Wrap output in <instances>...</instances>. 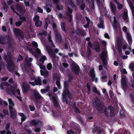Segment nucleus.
Masks as SVG:
<instances>
[{
    "label": "nucleus",
    "instance_id": "nucleus-2",
    "mask_svg": "<svg viewBox=\"0 0 134 134\" xmlns=\"http://www.w3.org/2000/svg\"><path fill=\"white\" fill-rule=\"evenodd\" d=\"M66 5L67 8L68 10L66 12V14L69 16V18L70 19L69 21H71V19L72 18V16L71 14L72 13V10L70 8L71 7L73 8H74L75 9H76V7L75 6V5L72 1H71L68 0L66 3Z\"/></svg>",
    "mask_w": 134,
    "mask_h": 134
},
{
    "label": "nucleus",
    "instance_id": "nucleus-59",
    "mask_svg": "<svg viewBox=\"0 0 134 134\" xmlns=\"http://www.w3.org/2000/svg\"><path fill=\"white\" fill-rule=\"evenodd\" d=\"M37 11L40 13H42L43 12V10L40 7H38L37 9Z\"/></svg>",
    "mask_w": 134,
    "mask_h": 134
},
{
    "label": "nucleus",
    "instance_id": "nucleus-14",
    "mask_svg": "<svg viewBox=\"0 0 134 134\" xmlns=\"http://www.w3.org/2000/svg\"><path fill=\"white\" fill-rule=\"evenodd\" d=\"M54 34L55 36L56 42L58 43H60L61 41V37L59 35V32L57 30L54 31Z\"/></svg>",
    "mask_w": 134,
    "mask_h": 134
},
{
    "label": "nucleus",
    "instance_id": "nucleus-64",
    "mask_svg": "<svg viewBox=\"0 0 134 134\" xmlns=\"http://www.w3.org/2000/svg\"><path fill=\"white\" fill-rule=\"evenodd\" d=\"M103 92L105 95H108V93L105 89L104 88L103 89Z\"/></svg>",
    "mask_w": 134,
    "mask_h": 134
},
{
    "label": "nucleus",
    "instance_id": "nucleus-62",
    "mask_svg": "<svg viewBox=\"0 0 134 134\" xmlns=\"http://www.w3.org/2000/svg\"><path fill=\"white\" fill-rule=\"evenodd\" d=\"M23 59V58L20 55L19 56L18 59L17 60V62H19L21 60H22Z\"/></svg>",
    "mask_w": 134,
    "mask_h": 134
},
{
    "label": "nucleus",
    "instance_id": "nucleus-32",
    "mask_svg": "<svg viewBox=\"0 0 134 134\" xmlns=\"http://www.w3.org/2000/svg\"><path fill=\"white\" fill-rule=\"evenodd\" d=\"M48 39L49 42L51 43L52 46L53 47H55V46L53 43L52 41V40L51 32H50L49 34L48 37Z\"/></svg>",
    "mask_w": 134,
    "mask_h": 134
},
{
    "label": "nucleus",
    "instance_id": "nucleus-10",
    "mask_svg": "<svg viewBox=\"0 0 134 134\" xmlns=\"http://www.w3.org/2000/svg\"><path fill=\"white\" fill-rule=\"evenodd\" d=\"M113 18V23L112 24V26L114 29L115 30H116L119 27H120V25L116 20L115 16H114Z\"/></svg>",
    "mask_w": 134,
    "mask_h": 134
},
{
    "label": "nucleus",
    "instance_id": "nucleus-1",
    "mask_svg": "<svg viewBox=\"0 0 134 134\" xmlns=\"http://www.w3.org/2000/svg\"><path fill=\"white\" fill-rule=\"evenodd\" d=\"M4 58L8 65V70L11 71L14 70L15 69L14 65L13 62L12 60V58L11 53L8 52L7 55H4Z\"/></svg>",
    "mask_w": 134,
    "mask_h": 134
},
{
    "label": "nucleus",
    "instance_id": "nucleus-12",
    "mask_svg": "<svg viewBox=\"0 0 134 134\" xmlns=\"http://www.w3.org/2000/svg\"><path fill=\"white\" fill-rule=\"evenodd\" d=\"M50 99H52L54 103V107L57 108L59 106L57 98L56 97L53 96L51 97L49 96Z\"/></svg>",
    "mask_w": 134,
    "mask_h": 134
},
{
    "label": "nucleus",
    "instance_id": "nucleus-46",
    "mask_svg": "<svg viewBox=\"0 0 134 134\" xmlns=\"http://www.w3.org/2000/svg\"><path fill=\"white\" fill-rule=\"evenodd\" d=\"M117 43L118 47H119V46H120V47H121V46L122 45V43L120 40H118L117 41Z\"/></svg>",
    "mask_w": 134,
    "mask_h": 134
},
{
    "label": "nucleus",
    "instance_id": "nucleus-29",
    "mask_svg": "<svg viewBox=\"0 0 134 134\" xmlns=\"http://www.w3.org/2000/svg\"><path fill=\"white\" fill-rule=\"evenodd\" d=\"M56 84L58 87V89H60L61 88L60 84V78L59 76H58L56 78Z\"/></svg>",
    "mask_w": 134,
    "mask_h": 134
},
{
    "label": "nucleus",
    "instance_id": "nucleus-21",
    "mask_svg": "<svg viewBox=\"0 0 134 134\" xmlns=\"http://www.w3.org/2000/svg\"><path fill=\"white\" fill-rule=\"evenodd\" d=\"M94 46L95 47V50L97 52H100V46L99 42H95L94 43Z\"/></svg>",
    "mask_w": 134,
    "mask_h": 134
},
{
    "label": "nucleus",
    "instance_id": "nucleus-56",
    "mask_svg": "<svg viewBox=\"0 0 134 134\" xmlns=\"http://www.w3.org/2000/svg\"><path fill=\"white\" fill-rule=\"evenodd\" d=\"M108 108H109L110 111H114V107L111 105H109L108 106Z\"/></svg>",
    "mask_w": 134,
    "mask_h": 134
},
{
    "label": "nucleus",
    "instance_id": "nucleus-22",
    "mask_svg": "<svg viewBox=\"0 0 134 134\" xmlns=\"http://www.w3.org/2000/svg\"><path fill=\"white\" fill-rule=\"evenodd\" d=\"M9 85V84L6 82H2L1 85L0 87L1 89L3 90L5 88H6L7 90L8 87L7 86Z\"/></svg>",
    "mask_w": 134,
    "mask_h": 134
},
{
    "label": "nucleus",
    "instance_id": "nucleus-25",
    "mask_svg": "<svg viewBox=\"0 0 134 134\" xmlns=\"http://www.w3.org/2000/svg\"><path fill=\"white\" fill-rule=\"evenodd\" d=\"M47 60V57L45 55L42 56L40 59H39L38 62L40 63V64H43L44 62V61Z\"/></svg>",
    "mask_w": 134,
    "mask_h": 134
},
{
    "label": "nucleus",
    "instance_id": "nucleus-30",
    "mask_svg": "<svg viewBox=\"0 0 134 134\" xmlns=\"http://www.w3.org/2000/svg\"><path fill=\"white\" fill-rule=\"evenodd\" d=\"M35 82L36 85H41V80L39 77H37L35 80Z\"/></svg>",
    "mask_w": 134,
    "mask_h": 134
},
{
    "label": "nucleus",
    "instance_id": "nucleus-20",
    "mask_svg": "<svg viewBox=\"0 0 134 134\" xmlns=\"http://www.w3.org/2000/svg\"><path fill=\"white\" fill-rule=\"evenodd\" d=\"M99 23L97 25V26L99 28H102L104 29V21L102 18L101 17H100L99 18Z\"/></svg>",
    "mask_w": 134,
    "mask_h": 134
},
{
    "label": "nucleus",
    "instance_id": "nucleus-24",
    "mask_svg": "<svg viewBox=\"0 0 134 134\" xmlns=\"http://www.w3.org/2000/svg\"><path fill=\"white\" fill-rule=\"evenodd\" d=\"M30 123L31 125H35L38 124L40 126H42V125L41 122L40 121L36 120H32L31 121Z\"/></svg>",
    "mask_w": 134,
    "mask_h": 134
},
{
    "label": "nucleus",
    "instance_id": "nucleus-28",
    "mask_svg": "<svg viewBox=\"0 0 134 134\" xmlns=\"http://www.w3.org/2000/svg\"><path fill=\"white\" fill-rule=\"evenodd\" d=\"M40 72L41 75L42 76H44L45 77L48 76L49 75L48 72L47 70L44 71L40 70Z\"/></svg>",
    "mask_w": 134,
    "mask_h": 134
},
{
    "label": "nucleus",
    "instance_id": "nucleus-16",
    "mask_svg": "<svg viewBox=\"0 0 134 134\" xmlns=\"http://www.w3.org/2000/svg\"><path fill=\"white\" fill-rule=\"evenodd\" d=\"M33 98L35 100L41 98V96L38 92L36 90L33 91Z\"/></svg>",
    "mask_w": 134,
    "mask_h": 134
},
{
    "label": "nucleus",
    "instance_id": "nucleus-19",
    "mask_svg": "<svg viewBox=\"0 0 134 134\" xmlns=\"http://www.w3.org/2000/svg\"><path fill=\"white\" fill-rule=\"evenodd\" d=\"M31 52L32 53L33 55H34L35 57L37 58L39 55L41 54V51L39 48H37L36 49V50L35 52H32V50L31 51Z\"/></svg>",
    "mask_w": 134,
    "mask_h": 134
},
{
    "label": "nucleus",
    "instance_id": "nucleus-37",
    "mask_svg": "<svg viewBox=\"0 0 134 134\" xmlns=\"http://www.w3.org/2000/svg\"><path fill=\"white\" fill-rule=\"evenodd\" d=\"M93 92L95 93H97L99 95H100L99 92L97 90V88L96 87H93Z\"/></svg>",
    "mask_w": 134,
    "mask_h": 134
},
{
    "label": "nucleus",
    "instance_id": "nucleus-9",
    "mask_svg": "<svg viewBox=\"0 0 134 134\" xmlns=\"http://www.w3.org/2000/svg\"><path fill=\"white\" fill-rule=\"evenodd\" d=\"M121 81L122 88L124 90H126L127 88V85L125 77H122Z\"/></svg>",
    "mask_w": 134,
    "mask_h": 134
},
{
    "label": "nucleus",
    "instance_id": "nucleus-41",
    "mask_svg": "<svg viewBox=\"0 0 134 134\" xmlns=\"http://www.w3.org/2000/svg\"><path fill=\"white\" fill-rule=\"evenodd\" d=\"M23 21H16L15 23V25L17 27H19L20 26Z\"/></svg>",
    "mask_w": 134,
    "mask_h": 134
},
{
    "label": "nucleus",
    "instance_id": "nucleus-4",
    "mask_svg": "<svg viewBox=\"0 0 134 134\" xmlns=\"http://www.w3.org/2000/svg\"><path fill=\"white\" fill-rule=\"evenodd\" d=\"M95 107L99 110L100 111L102 108L103 103H101L97 97H96L95 99Z\"/></svg>",
    "mask_w": 134,
    "mask_h": 134
},
{
    "label": "nucleus",
    "instance_id": "nucleus-33",
    "mask_svg": "<svg viewBox=\"0 0 134 134\" xmlns=\"http://www.w3.org/2000/svg\"><path fill=\"white\" fill-rule=\"evenodd\" d=\"M101 59L103 62V65L105 66H107L108 63L106 60V58H104V57L102 56Z\"/></svg>",
    "mask_w": 134,
    "mask_h": 134
},
{
    "label": "nucleus",
    "instance_id": "nucleus-52",
    "mask_svg": "<svg viewBox=\"0 0 134 134\" xmlns=\"http://www.w3.org/2000/svg\"><path fill=\"white\" fill-rule=\"evenodd\" d=\"M117 8L119 10H120L122 8L123 5L122 4L120 3L117 5Z\"/></svg>",
    "mask_w": 134,
    "mask_h": 134
},
{
    "label": "nucleus",
    "instance_id": "nucleus-7",
    "mask_svg": "<svg viewBox=\"0 0 134 134\" xmlns=\"http://www.w3.org/2000/svg\"><path fill=\"white\" fill-rule=\"evenodd\" d=\"M46 49L48 52L49 55L52 58V59L54 61L56 58L55 55L53 53L51 48L49 45H47L46 47Z\"/></svg>",
    "mask_w": 134,
    "mask_h": 134
},
{
    "label": "nucleus",
    "instance_id": "nucleus-50",
    "mask_svg": "<svg viewBox=\"0 0 134 134\" xmlns=\"http://www.w3.org/2000/svg\"><path fill=\"white\" fill-rule=\"evenodd\" d=\"M30 109L31 111H34L35 109V108L34 106L32 105H30L29 106Z\"/></svg>",
    "mask_w": 134,
    "mask_h": 134
},
{
    "label": "nucleus",
    "instance_id": "nucleus-6",
    "mask_svg": "<svg viewBox=\"0 0 134 134\" xmlns=\"http://www.w3.org/2000/svg\"><path fill=\"white\" fill-rule=\"evenodd\" d=\"M10 38L8 37V38H4L1 36H0V43L1 44L3 45L6 44L7 42L9 44V46L11 45L10 44Z\"/></svg>",
    "mask_w": 134,
    "mask_h": 134
},
{
    "label": "nucleus",
    "instance_id": "nucleus-63",
    "mask_svg": "<svg viewBox=\"0 0 134 134\" xmlns=\"http://www.w3.org/2000/svg\"><path fill=\"white\" fill-rule=\"evenodd\" d=\"M19 19L20 20H23L24 21H26V18L24 16H20L19 17Z\"/></svg>",
    "mask_w": 134,
    "mask_h": 134
},
{
    "label": "nucleus",
    "instance_id": "nucleus-3",
    "mask_svg": "<svg viewBox=\"0 0 134 134\" xmlns=\"http://www.w3.org/2000/svg\"><path fill=\"white\" fill-rule=\"evenodd\" d=\"M10 91L19 100H21V98L20 96V92L18 89H17L16 87H12Z\"/></svg>",
    "mask_w": 134,
    "mask_h": 134
},
{
    "label": "nucleus",
    "instance_id": "nucleus-23",
    "mask_svg": "<svg viewBox=\"0 0 134 134\" xmlns=\"http://www.w3.org/2000/svg\"><path fill=\"white\" fill-rule=\"evenodd\" d=\"M127 39L129 45H131L132 44V39L131 35L128 32L126 34Z\"/></svg>",
    "mask_w": 134,
    "mask_h": 134
},
{
    "label": "nucleus",
    "instance_id": "nucleus-34",
    "mask_svg": "<svg viewBox=\"0 0 134 134\" xmlns=\"http://www.w3.org/2000/svg\"><path fill=\"white\" fill-rule=\"evenodd\" d=\"M130 100L134 105V93H130L129 95Z\"/></svg>",
    "mask_w": 134,
    "mask_h": 134
},
{
    "label": "nucleus",
    "instance_id": "nucleus-17",
    "mask_svg": "<svg viewBox=\"0 0 134 134\" xmlns=\"http://www.w3.org/2000/svg\"><path fill=\"white\" fill-rule=\"evenodd\" d=\"M13 31L14 33L18 37H22L23 33L19 29L17 28H14L13 29Z\"/></svg>",
    "mask_w": 134,
    "mask_h": 134
},
{
    "label": "nucleus",
    "instance_id": "nucleus-36",
    "mask_svg": "<svg viewBox=\"0 0 134 134\" xmlns=\"http://www.w3.org/2000/svg\"><path fill=\"white\" fill-rule=\"evenodd\" d=\"M95 79V82H97V79L95 78V74L94 73V69L93 68V81H94Z\"/></svg>",
    "mask_w": 134,
    "mask_h": 134
},
{
    "label": "nucleus",
    "instance_id": "nucleus-8",
    "mask_svg": "<svg viewBox=\"0 0 134 134\" xmlns=\"http://www.w3.org/2000/svg\"><path fill=\"white\" fill-rule=\"evenodd\" d=\"M9 107L10 113V117L13 119L15 118L16 115V110L11 105H9Z\"/></svg>",
    "mask_w": 134,
    "mask_h": 134
},
{
    "label": "nucleus",
    "instance_id": "nucleus-47",
    "mask_svg": "<svg viewBox=\"0 0 134 134\" xmlns=\"http://www.w3.org/2000/svg\"><path fill=\"white\" fill-rule=\"evenodd\" d=\"M33 19L34 21H35V22L38 21H40L39 20V16L37 15H36L34 18Z\"/></svg>",
    "mask_w": 134,
    "mask_h": 134
},
{
    "label": "nucleus",
    "instance_id": "nucleus-55",
    "mask_svg": "<svg viewBox=\"0 0 134 134\" xmlns=\"http://www.w3.org/2000/svg\"><path fill=\"white\" fill-rule=\"evenodd\" d=\"M32 44L33 46L34 47H37L38 46L37 43L35 41H33L32 42Z\"/></svg>",
    "mask_w": 134,
    "mask_h": 134
},
{
    "label": "nucleus",
    "instance_id": "nucleus-26",
    "mask_svg": "<svg viewBox=\"0 0 134 134\" xmlns=\"http://www.w3.org/2000/svg\"><path fill=\"white\" fill-rule=\"evenodd\" d=\"M93 131L97 132L98 134H100L101 133L102 130H100V128L99 127L97 126L96 127L94 126L93 129Z\"/></svg>",
    "mask_w": 134,
    "mask_h": 134
},
{
    "label": "nucleus",
    "instance_id": "nucleus-13",
    "mask_svg": "<svg viewBox=\"0 0 134 134\" xmlns=\"http://www.w3.org/2000/svg\"><path fill=\"white\" fill-rule=\"evenodd\" d=\"M22 90L24 93H27L29 90V86L27 82H24L22 83Z\"/></svg>",
    "mask_w": 134,
    "mask_h": 134
},
{
    "label": "nucleus",
    "instance_id": "nucleus-61",
    "mask_svg": "<svg viewBox=\"0 0 134 134\" xmlns=\"http://www.w3.org/2000/svg\"><path fill=\"white\" fill-rule=\"evenodd\" d=\"M128 131L127 130H123L122 134H127Z\"/></svg>",
    "mask_w": 134,
    "mask_h": 134
},
{
    "label": "nucleus",
    "instance_id": "nucleus-27",
    "mask_svg": "<svg viewBox=\"0 0 134 134\" xmlns=\"http://www.w3.org/2000/svg\"><path fill=\"white\" fill-rule=\"evenodd\" d=\"M110 5L112 12L113 13H115L116 11V8L115 5L110 3Z\"/></svg>",
    "mask_w": 134,
    "mask_h": 134
},
{
    "label": "nucleus",
    "instance_id": "nucleus-57",
    "mask_svg": "<svg viewBox=\"0 0 134 134\" xmlns=\"http://www.w3.org/2000/svg\"><path fill=\"white\" fill-rule=\"evenodd\" d=\"M68 134H75V132L73 131L70 130L67 131Z\"/></svg>",
    "mask_w": 134,
    "mask_h": 134
},
{
    "label": "nucleus",
    "instance_id": "nucleus-39",
    "mask_svg": "<svg viewBox=\"0 0 134 134\" xmlns=\"http://www.w3.org/2000/svg\"><path fill=\"white\" fill-rule=\"evenodd\" d=\"M123 17L124 20H127L128 16L127 12H125L124 13Z\"/></svg>",
    "mask_w": 134,
    "mask_h": 134
},
{
    "label": "nucleus",
    "instance_id": "nucleus-54",
    "mask_svg": "<svg viewBox=\"0 0 134 134\" xmlns=\"http://www.w3.org/2000/svg\"><path fill=\"white\" fill-rule=\"evenodd\" d=\"M120 72L121 73H123L124 74H126L127 73V72L125 68L123 69L122 70H121Z\"/></svg>",
    "mask_w": 134,
    "mask_h": 134
},
{
    "label": "nucleus",
    "instance_id": "nucleus-53",
    "mask_svg": "<svg viewBox=\"0 0 134 134\" xmlns=\"http://www.w3.org/2000/svg\"><path fill=\"white\" fill-rule=\"evenodd\" d=\"M74 111L75 112L77 113H79L80 112V110L75 107L74 108Z\"/></svg>",
    "mask_w": 134,
    "mask_h": 134
},
{
    "label": "nucleus",
    "instance_id": "nucleus-42",
    "mask_svg": "<svg viewBox=\"0 0 134 134\" xmlns=\"http://www.w3.org/2000/svg\"><path fill=\"white\" fill-rule=\"evenodd\" d=\"M42 22L40 21H38L35 22V26L37 27L40 26L42 25Z\"/></svg>",
    "mask_w": 134,
    "mask_h": 134
},
{
    "label": "nucleus",
    "instance_id": "nucleus-35",
    "mask_svg": "<svg viewBox=\"0 0 134 134\" xmlns=\"http://www.w3.org/2000/svg\"><path fill=\"white\" fill-rule=\"evenodd\" d=\"M19 115L21 117V120L22 122L24 121L26 119V118L24 114L23 113H19Z\"/></svg>",
    "mask_w": 134,
    "mask_h": 134
},
{
    "label": "nucleus",
    "instance_id": "nucleus-51",
    "mask_svg": "<svg viewBox=\"0 0 134 134\" xmlns=\"http://www.w3.org/2000/svg\"><path fill=\"white\" fill-rule=\"evenodd\" d=\"M131 82L132 83L131 84V87L134 88V79H133L132 77L131 80Z\"/></svg>",
    "mask_w": 134,
    "mask_h": 134
},
{
    "label": "nucleus",
    "instance_id": "nucleus-5",
    "mask_svg": "<svg viewBox=\"0 0 134 134\" xmlns=\"http://www.w3.org/2000/svg\"><path fill=\"white\" fill-rule=\"evenodd\" d=\"M64 87L65 89L63 93V98L64 99L65 95L66 94H68L69 98L71 99V95L69 93L68 90L67 88V87H68V81H65L64 83Z\"/></svg>",
    "mask_w": 134,
    "mask_h": 134
},
{
    "label": "nucleus",
    "instance_id": "nucleus-31",
    "mask_svg": "<svg viewBox=\"0 0 134 134\" xmlns=\"http://www.w3.org/2000/svg\"><path fill=\"white\" fill-rule=\"evenodd\" d=\"M99 6V8L101 13L103 11H105L106 10V8L104 7L102 3H100Z\"/></svg>",
    "mask_w": 134,
    "mask_h": 134
},
{
    "label": "nucleus",
    "instance_id": "nucleus-40",
    "mask_svg": "<svg viewBox=\"0 0 134 134\" xmlns=\"http://www.w3.org/2000/svg\"><path fill=\"white\" fill-rule=\"evenodd\" d=\"M107 53L105 51H103L102 52V54L101 55H100V57L101 58V57L102 56L104 57V58H106L105 56L107 55Z\"/></svg>",
    "mask_w": 134,
    "mask_h": 134
},
{
    "label": "nucleus",
    "instance_id": "nucleus-48",
    "mask_svg": "<svg viewBox=\"0 0 134 134\" xmlns=\"http://www.w3.org/2000/svg\"><path fill=\"white\" fill-rule=\"evenodd\" d=\"M37 64L38 65L40 66L41 69L44 70L46 69V67L42 65L43 64H40L39 62H38Z\"/></svg>",
    "mask_w": 134,
    "mask_h": 134
},
{
    "label": "nucleus",
    "instance_id": "nucleus-58",
    "mask_svg": "<svg viewBox=\"0 0 134 134\" xmlns=\"http://www.w3.org/2000/svg\"><path fill=\"white\" fill-rule=\"evenodd\" d=\"M129 5L131 9L134 8V7L132 2H130L129 3Z\"/></svg>",
    "mask_w": 134,
    "mask_h": 134
},
{
    "label": "nucleus",
    "instance_id": "nucleus-43",
    "mask_svg": "<svg viewBox=\"0 0 134 134\" xmlns=\"http://www.w3.org/2000/svg\"><path fill=\"white\" fill-rule=\"evenodd\" d=\"M8 101L9 105H11L12 107L14 106V104L11 99L9 98L8 99Z\"/></svg>",
    "mask_w": 134,
    "mask_h": 134
},
{
    "label": "nucleus",
    "instance_id": "nucleus-49",
    "mask_svg": "<svg viewBox=\"0 0 134 134\" xmlns=\"http://www.w3.org/2000/svg\"><path fill=\"white\" fill-rule=\"evenodd\" d=\"M88 51H89V52H90V48H91V47H92V43L91 42H89L88 43Z\"/></svg>",
    "mask_w": 134,
    "mask_h": 134
},
{
    "label": "nucleus",
    "instance_id": "nucleus-38",
    "mask_svg": "<svg viewBox=\"0 0 134 134\" xmlns=\"http://www.w3.org/2000/svg\"><path fill=\"white\" fill-rule=\"evenodd\" d=\"M61 28L62 30L65 32L66 31L65 30V23L63 22H62L61 23Z\"/></svg>",
    "mask_w": 134,
    "mask_h": 134
},
{
    "label": "nucleus",
    "instance_id": "nucleus-60",
    "mask_svg": "<svg viewBox=\"0 0 134 134\" xmlns=\"http://www.w3.org/2000/svg\"><path fill=\"white\" fill-rule=\"evenodd\" d=\"M3 112L5 115H7L8 114V110H3Z\"/></svg>",
    "mask_w": 134,
    "mask_h": 134
},
{
    "label": "nucleus",
    "instance_id": "nucleus-15",
    "mask_svg": "<svg viewBox=\"0 0 134 134\" xmlns=\"http://www.w3.org/2000/svg\"><path fill=\"white\" fill-rule=\"evenodd\" d=\"M71 69L76 74H79L80 73V68L77 65L75 64H72Z\"/></svg>",
    "mask_w": 134,
    "mask_h": 134
},
{
    "label": "nucleus",
    "instance_id": "nucleus-11",
    "mask_svg": "<svg viewBox=\"0 0 134 134\" xmlns=\"http://www.w3.org/2000/svg\"><path fill=\"white\" fill-rule=\"evenodd\" d=\"M32 60V58H29L28 56L26 57L24 63L25 66L26 67V68H27L28 66H30L31 65L30 62H31Z\"/></svg>",
    "mask_w": 134,
    "mask_h": 134
},
{
    "label": "nucleus",
    "instance_id": "nucleus-18",
    "mask_svg": "<svg viewBox=\"0 0 134 134\" xmlns=\"http://www.w3.org/2000/svg\"><path fill=\"white\" fill-rule=\"evenodd\" d=\"M15 8L16 10L20 13L22 14L24 12V10L22 5L17 4L15 6Z\"/></svg>",
    "mask_w": 134,
    "mask_h": 134
},
{
    "label": "nucleus",
    "instance_id": "nucleus-45",
    "mask_svg": "<svg viewBox=\"0 0 134 134\" xmlns=\"http://www.w3.org/2000/svg\"><path fill=\"white\" fill-rule=\"evenodd\" d=\"M134 63H132L129 65V68L132 71L134 70Z\"/></svg>",
    "mask_w": 134,
    "mask_h": 134
},
{
    "label": "nucleus",
    "instance_id": "nucleus-44",
    "mask_svg": "<svg viewBox=\"0 0 134 134\" xmlns=\"http://www.w3.org/2000/svg\"><path fill=\"white\" fill-rule=\"evenodd\" d=\"M47 67L48 70H51L52 68V65L51 63H48L47 65Z\"/></svg>",
    "mask_w": 134,
    "mask_h": 134
}]
</instances>
